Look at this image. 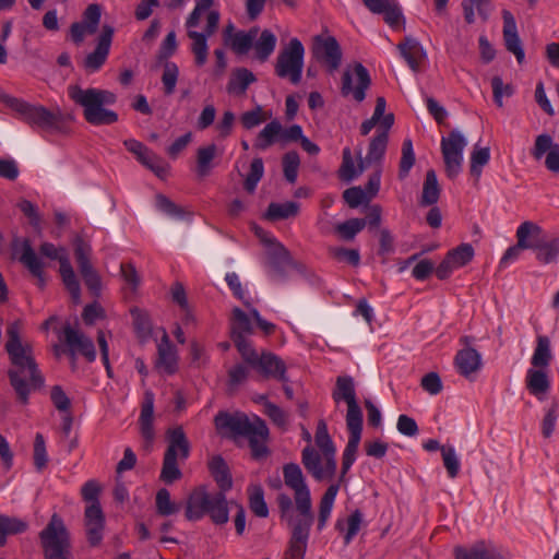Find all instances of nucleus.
Masks as SVG:
<instances>
[{
	"label": "nucleus",
	"mask_w": 559,
	"mask_h": 559,
	"mask_svg": "<svg viewBox=\"0 0 559 559\" xmlns=\"http://www.w3.org/2000/svg\"><path fill=\"white\" fill-rule=\"evenodd\" d=\"M285 486L292 496L281 492L276 498L280 518L289 528L284 559H305L310 531L314 522L311 491L306 477L296 463L283 466Z\"/></svg>",
	"instance_id": "nucleus-1"
},
{
	"label": "nucleus",
	"mask_w": 559,
	"mask_h": 559,
	"mask_svg": "<svg viewBox=\"0 0 559 559\" xmlns=\"http://www.w3.org/2000/svg\"><path fill=\"white\" fill-rule=\"evenodd\" d=\"M21 331L20 320L11 322L7 328L5 350L11 361L8 377L19 401L27 404L31 392L43 386L44 378L35 361L33 346L22 341Z\"/></svg>",
	"instance_id": "nucleus-2"
},
{
	"label": "nucleus",
	"mask_w": 559,
	"mask_h": 559,
	"mask_svg": "<svg viewBox=\"0 0 559 559\" xmlns=\"http://www.w3.org/2000/svg\"><path fill=\"white\" fill-rule=\"evenodd\" d=\"M214 0H197L195 7L186 20L188 37L192 40L191 51L194 55L197 66H204L207 60V38L218 28L221 14L217 10H211Z\"/></svg>",
	"instance_id": "nucleus-3"
},
{
	"label": "nucleus",
	"mask_w": 559,
	"mask_h": 559,
	"mask_svg": "<svg viewBox=\"0 0 559 559\" xmlns=\"http://www.w3.org/2000/svg\"><path fill=\"white\" fill-rule=\"evenodd\" d=\"M214 423L216 429L223 435L247 438L254 457H262L266 454L265 441L269 437V429L260 417L254 416L253 419H250L243 413L219 412L215 416Z\"/></svg>",
	"instance_id": "nucleus-4"
},
{
	"label": "nucleus",
	"mask_w": 559,
	"mask_h": 559,
	"mask_svg": "<svg viewBox=\"0 0 559 559\" xmlns=\"http://www.w3.org/2000/svg\"><path fill=\"white\" fill-rule=\"evenodd\" d=\"M314 442L322 452V455L308 445L301 452V462L316 480L332 479L336 473V449L329 435L328 425L323 419L318 421Z\"/></svg>",
	"instance_id": "nucleus-5"
},
{
	"label": "nucleus",
	"mask_w": 559,
	"mask_h": 559,
	"mask_svg": "<svg viewBox=\"0 0 559 559\" xmlns=\"http://www.w3.org/2000/svg\"><path fill=\"white\" fill-rule=\"evenodd\" d=\"M69 97L83 108L85 120L93 126L112 124L118 120V115L105 108V105H114L116 95L107 90L81 88L79 85L68 87Z\"/></svg>",
	"instance_id": "nucleus-6"
},
{
	"label": "nucleus",
	"mask_w": 559,
	"mask_h": 559,
	"mask_svg": "<svg viewBox=\"0 0 559 559\" xmlns=\"http://www.w3.org/2000/svg\"><path fill=\"white\" fill-rule=\"evenodd\" d=\"M69 97L83 108L85 120L93 126L112 124L118 120V115L105 108V105H114L116 95L107 90L81 88L79 85L68 87Z\"/></svg>",
	"instance_id": "nucleus-7"
},
{
	"label": "nucleus",
	"mask_w": 559,
	"mask_h": 559,
	"mask_svg": "<svg viewBox=\"0 0 559 559\" xmlns=\"http://www.w3.org/2000/svg\"><path fill=\"white\" fill-rule=\"evenodd\" d=\"M0 100L32 128L50 133L60 132L63 129L64 116L59 109L49 110L44 106L32 105L5 94L0 96Z\"/></svg>",
	"instance_id": "nucleus-8"
},
{
	"label": "nucleus",
	"mask_w": 559,
	"mask_h": 559,
	"mask_svg": "<svg viewBox=\"0 0 559 559\" xmlns=\"http://www.w3.org/2000/svg\"><path fill=\"white\" fill-rule=\"evenodd\" d=\"M167 442L159 477L165 484H173L182 476L178 460L185 461L189 457L190 443L180 426L168 429Z\"/></svg>",
	"instance_id": "nucleus-9"
},
{
	"label": "nucleus",
	"mask_w": 559,
	"mask_h": 559,
	"mask_svg": "<svg viewBox=\"0 0 559 559\" xmlns=\"http://www.w3.org/2000/svg\"><path fill=\"white\" fill-rule=\"evenodd\" d=\"M39 539L45 559H71L70 533L57 513L51 515L46 527L39 533Z\"/></svg>",
	"instance_id": "nucleus-10"
},
{
	"label": "nucleus",
	"mask_w": 559,
	"mask_h": 559,
	"mask_svg": "<svg viewBox=\"0 0 559 559\" xmlns=\"http://www.w3.org/2000/svg\"><path fill=\"white\" fill-rule=\"evenodd\" d=\"M305 59V47L298 38H292L278 52L274 64L275 74L297 85L301 81Z\"/></svg>",
	"instance_id": "nucleus-11"
},
{
	"label": "nucleus",
	"mask_w": 559,
	"mask_h": 559,
	"mask_svg": "<svg viewBox=\"0 0 559 559\" xmlns=\"http://www.w3.org/2000/svg\"><path fill=\"white\" fill-rule=\"evenodd\" d=\"M39 252L48 259L59 261L62 282L70 293L72 300L79 304L81 301V287L66 250L57 248L51 242H44L40 245Z\"/></svg>",
	"instance_id": "nucleus-12"
},
{
	"label": "nucleus",
	"mask_w": 559,
	"mask_h": 559,
	"mask_svg": "<svg viewBox=\"0 0 559 559\" xmlns=\"http://www.w3.org/2000/svg\"><path fill=\"white\" fill-rule=\"evenodd\" d=\"M466 145V139L457 130L451 131L448 136L441 139L445 174L450 179H454L462 170L463 151Z\"/></svg>",
	"instance_id": "nucleus-13"
},
{
	"label": "nucleus",
	"mask_w": 559,
	"mask_h": 559,
	"mask_svg": "<svg viewBox=\"0 0 559 559\" xmlns=\"http://www.w3.org/2000/svg\"><path fill=\"white\" fill-rule=\"evenodd\" d=\"M332 399L336 404L342 401L347 404L346 425L362 424V411L357 402L355 383L352 377L340 376L336 378Z\"/></svg>",
	"instance_id": "nucleus-14"
},
{
	"label": "nucleus",
	"mask_w": 559,
	"mask_h": 559,
	"mask_svg": "<svg viewBox=\"0 0 559 559\" xmlns=\"http://www.w3.org/2000/svg\"><path fill=\"white\" fill-rule=\"evenodd\" d=\"M312 56L330 73L340 68L343 59L342 48L336 38L323 35L313 38Z\"/></svg>",
	"instance_id": "nucleus-15"
},
{
	"label": "nucleus",
	"mask_w": 559,
	"mask_h": 559,
	"mask_svg": "<svg viewBox=\"0 0 559 559\" xmlns=\"http://www.w3.org/2000/svg\"><path fill=\"white\" fill-rule=\"evenodd\" d=\"M62 340L68 347V353L72 360L76 355H82L87 361L92 362L96 359V350L93 341L79 329L71 324L62 328Z\"/></svg>",
	"instance_id": "nucleus-16"
},
{
	"label": "nucleus",
	"mask_w": 559,
	"mask_h": 559,
	"mask_svg": "<svg viewBox=\"0 0 559 559\" xmlns=\"http://www.w3.org/2000/svg\"><path fill=\"white\" fill-rule=\"evenodd\" d=\"M540 234L542 228L537 224L530 221L522 223L516 229V243L507 249L500 259L499 266L506 267L510 263L516 261L523 250L534 247V243L530 238H536Z\"/></svg>",
	"instance_id": "nucleus-17"
},
{
	"label": "nucleus",
	"mask_w": 559,
	"mask_h": 559,
	"mask_svg": "<svg viewBox=\"0 0 559 559\" xmlns=\"http://www.w3.org/2000/svg\"><path fill=\"white\" fill-rule=\"evenodd\" d=\"M354 74L357 79L356 86L353 85L352 72L346 70L343 73L341 93L345 97L352 95L356 102L361 103L366 97V91L371 84V79L367 68L360 62L355 63Z\"/></svg>",
	"instance_id": "nucleus-18"
},
{
	"label": "nucleus",
	"mask_w": 559,
	"mask_h": 559,
	"mask_svg": "<svg viewBox=\"0 0 559 559\" xmlns=\"http://www.w3.org/2000/svg\"><path fill=\"white\" fill-rule=\"evenodd\" d=\"M84 528L90 546H99L105 531V515L100 506L88 504L85 508Z\"/></svg>",
	"instance_id": "nucleus-19"
},
{
	"label": "nucleus",
	"mask_w": 559,
	"mask_h": 559,
	"mask_svg": "<svg viewBox=\"0 0 559 559\" xmlns=\"http://www.w3.org/2000/svg\"><path fill=\"white\" fill-rule=\"evenodd\" d=\"M112 36L114 28L109 25H104L102 33L97 39L95 50L88 53L84 59V68L87 71L96 72L105 63L109 55Z\"/></svg>",
	"instance_id": "nucleus-20"
},
{
	"label": "nucleus",
	"mask_w": 559,
	"mask_h": 559,
	"mask_svg": "<svg viewBox=\"0 0 559 559\" xmlns=\"http://www.w3.org/2000/svg\"><path fill=\"white\" fill-rule=\"evenodd\" d=\"M126 148L134 154L138 160L145 167L151 169L158 177H164L167 174V167L163 160L150 151L143 143L134 139H129L123 142Z\"/></svg>",
	"instance_id": "nucleus-21"
},
{
	"label": "nucleus",
	"mask_w": 559,
	"mask_h": 559,
	"mask_svg": "<svg viewBox=\"0 0 559 559\" xmlns=\"http://www.w3.org/2000/svg\"><path fill=\"white\" fill-rule=\"evenodd\" d=\"M503 40L506 48L509 52H512L518 62L522 63L525 58L522 41L518 34L516 22L512 13L508 10H503Z\"/></svg>",
	"instance_id": "nucleus-22"
},
{
	"label": "nucleus",
	"mask_w": 559,
	"mask_h": 559,
	"mask_svg": "<svg viewBox=\"0 0 559 559\" xmlns=\"http://www.w3.org/2000/svg\"><path fill=\"white\" fill-rule=\"evenodd\" d=\"M366 8L376 14H383L384 21L391 27H397L404 22L403 13L396 0H362Z\"/></svg>",
	"instance_id": "nucleus-23"
},
{
	"label": "nucleus",
	"mask_w": 559,
	"mask_h": 559,
	"mask_svg": "<svg viewBox=\"0 0 559 559\" xmlns=\"http://www.w3.org/2000/svg\"><path fill=\"white\" fill-rule=\"evenodd\" d=\"M213 492L201 486L193 489L188 496L185 515L188 521H199L205 516V509Z\"/></svg>",
	"instance_id": "nucleus-24"
},
{
	"label": "nucleus",
	"mask_w": 559,
	"mask_h": 559,
	"mask_svg": "<svg viewBox=\"0 0 559 559\" xmlns=\"http://www.w3.org/2000/svg\"><path fill=\"white\" fill-rule=\"evenodd\" d=\"M459 373L467 379L481 369L483 361L480 354L473 347L459 350L454 358Z\"/></svg>",
	"instance_id": "nucleus-25"
},
{
	"label": "nucleus",
	"mask_w": 559,
	"mask_h": 559,
	"mask_svg": "<svg viewBox=\"0 0 559 559\" xmlns=\"http://www.w3.org/2000/svg\"><path fill=\"white\" fill-rule=\"evenodd\" d=\"M19 260L31 272V274L37 278L38 286L43 288L45 286L44 263L38 258L27 239H24L21 242V254Z\"/></svg>",
	"instance_id": "nucleus-26"
},
{
	"label": "nucleus",
	"mask_w": 559,
	"mask_h": 559,
	"mask_svg": "<svg viewBox=\"0 0 559 559\" xmlns=\"http://www.w3.org/2000/svg\"><path fill=\"white\" fill-rule=\"evenodd\" d=\"M254 368L265 377H272L282 382L288 381L284 361L272 353L261 354Z\"/></svg>",
	"instance_id": "nucleus-27"
},
{
	"label": "nucleus",
	"mask_w": 559,
	"mask_h": 559,
	"mask_svg": "<svg viewBox=\"0 0 559 559\" xmlns=\"http://www.w3.org/2000/svg\"><path fill=\"white\" fill-rule=\"evenodd\" d=\"M346 426L349 436L342 457V476L349 471L356 461V453L358 451L362 431V424H348Z\"/></svg>",
	"instance_id": "nucleus-28"
},
{
	"label": "nucleus",
	"mask_w": 559,
	"mask_h": 559,
	"mask_svg": "<svg viewBox=\"0 0 559 559\" xmlns=\"http://www.w3.org/2000/svg\"><path fill=\"white\" fill-rule=\"evenodd\" d=\"M397 49L408 67L414 72H417L421 61L426 57V52L419 41L411 36H406L404 40L397 45Z\"/></svg>",
	"instance_id": "nucleus-29"
},
{
	"label": "nucleus",
	"mask_w": 559,
	"mask_h": 559,
	"mask_svg": "<svg viewBox=\"0 0 559 559\" xmlns=\"http://www.w3.org/2000/svg\"><path fill=\"white\" fill-rule=\"evenodd\" d=\"M205 515L216 525L226 524L229 521L228 502L225 492L217 491L212 493Z\"/></svg>",
	"instance_id": "nucleus-30"
},
{
	"label": "nucleus",
	"mask_w": 559,
	"mask_h": 559,
	"mask_svg": "<svg viewBox=\"0 0 559 559\" xmlns=\"http://www.w3.org/2000/svg\"><path fill=\"white\" fill-rule=\"evenodd\" d=\"M267 259L274 278L283 277L286 267L293 264L292 257L283 245H275L273 250L267 251Z\"/></svg>",
	"instance_id": "nucleus-31"
},
{
	"label": "nucleus",
	"mask_w": 559,
	"mask_h": 559,
	"mask_svg": "<svg viewBox=\"0 0 559 559\" xmlns=\"http://www.w3.org/2000/svg\"><path fill=\"white\" fill-rule=\"evenodd\" d=\"M257 81L255 75L247 68L235 69L227 84V92L231 95L242 96L250 84Z\"/></svg>",
	"instance_id": "nucleus-32"
},
{
	"label": "nucleus",
	"mask_w": 559,
	"mask_h": 559,
	"mask_svg": "<svg viewBox=\"0 0 559 559\" xmlns=\"http://www.w3.org/2000/svg\"><path fill=\"white\" fill-rule=\"evenodd\" d=\"M209 469L216 481L219 491L226 492L233 487L229 468L221 455L213 456L209 462Z\"/></svg>",
	"instance_id": "nucleus-33"
},
{
	"label": "nucleus",
	"mask_w": 559,
	"mask_h": 559,
	"mask_svg": "<svg viewBox=\"0 0 559 559\" xmlns=\"http://www.w3.org/2000/svg\"><path fill=\"white\" fill-rule=\"evenodd\" d=\"M525 382L530 393L537 397L546 394L550 389V380L545 368H530Z\"/></svg>",
	"instance_id": "nucleus-34"
},
{
	"label": "nucleus",
	"mask_w": 559,
	"mask_h": 559,
	"mask_svg": "<svg viewBox=\"0 0 559 559\" xmlns=\"http://www.w3.org/2000/svg\"><path fill=\"white\" fill-rule=\"evenodd\" d=\"M259 34V27H251L249 31H238L225 46L229 47L236 55L243 56L252 48L253 41Z\"/></svg>",
	"instance_id": "nucleus-35"
},
{
	"label": "nucleus",
	"mask_w": 559,
	"mask_h": 559,
	"mask_svg": "<svg viewBox=\"0 0 559 559\" xmlns=\"http://www.w3.org/2000/svg\"><path fill=\"white\" fill-rule=\"evenodd\" d=\"M157 367L166 373H174L177 369V354L171 345L167 334H165L158 344Z\"/></svg>",
	"instance_id": "nucleus-36"
},
{
	"label": "nucleus",
	"mask_w": 559,
	"mask_h": 559,
	"mask_svg": "<svg viewBox=\"0 0 559 559\" xmlns=\"http://www.w3.org/2000/svg\"><path fill=\"white\" fill-rule=\"evenodd\" d=\"M154 415V394L151 391L145 392L144 401L140 414V426L142 436L151 441L154 438L153 429Z\"/></svg>",
	"instance_id": "nucleus-37"
},
{
	"label": "nucleus",
	"mask_w": 559,
	"mask_h": 559,
	"mask_svg": "<svg viewBox=\"0 0 559 559\" xmlns=\"http://www.w3.org/2000/svg\"><path fill=\"white\" fill-rule=\"evenodd\" d=\"M276 44V36L270 29H263L259 38L257 37L252 45L254 57L260 62H265L274 52Z\"/></svg>",
	"instance_id": "nucleus-38"
},
{
	"label": "nucleus",
	"mask_w": 559,
	"mask_h": 559,
	"mask_svg": "<svg viewBox=\"0 0 559 559\" xmlns=\"http://www.w3.org/2000/svg\"><path fill=\"white\" fill-rule=\"evenodd\" d=\"M252 333L253 325L250 318L240 308H234L230 318L231 340L245 338Z\"/></svg>",
	"instance_id": "nucleus-39"
},
{
	"label": "nucleus",
	"mask_w": 559,
	"mask_h": 559,
	"mask_svg": "<svg viewBox=\"0 0 559 559\" xmlns=\"http://www.w3.org/2000/svg\"><path fill=\"white\" fill-rule=\"evenodd\" d=\"M552 360L551 343L548 336L538 335L536 346L531 358V365L535 368L547 369Z\"/></svg>",
	"instance_id": "nucleus-40"
},
{
	"label": "nucleus",
	"mask_w": 559,
	"mask_h": 559,
	"mask_svg": "<svg viewBox=\"0 0 559 559\" xmlns=\"http://www.w3.org/2000/svg\"><path fill=\"white\" fill-rule=\"evenodd\" d=\"M338 489L340 486L334 484L329 486L325 492L323 493L319 503V514L317 523L318 531H322L325 527L326 522L331 515Z\"/></svg>",
	"instance_id": "nucleus-41"
},
{
	"label": "nucleus",
	"mask_w": 559,
	"mask_h": 559,
	"mask_svg": "<svg viewBox=\"0 0 559 559\" xmlns=\"http://www.w3.org/2000/svg\"><path fill=\"white\" fill-rule=\"evenodd\" d=\"M440 198V187L438 183L437 175L433 169L426 173V178L423 186V192L419 200L421 206H431L438 202Z\"/></svg>",
	"instance_id": "nucleus-42"
},
{
	"label": "nucleus",
	"mask_w": 559,
	"mask_h": 559,
	"mask_svg": "<svg viewBox=\"0 0 559 559\" xmlns=\"http://www.w3.org/2000/svg\"><path fill=\"white\" fill-rule=\"evenodd\" d=\"M533 241L534 247L532 249L537 251V260L548 264L552 263L559 257V239L555 238L548 242L539 241V236L536 238H530Z\"/></svg>",
	"instance_id": "nucleus-43"
},
{
	"label": "nucleus",
	"mask_w": 559,
	"mask_h": 559,
	"mask_svg": "<svg viewBox=\"0 0 559 559\" xmlns=\"http://www.w3.org/2000/svg\"><path fill=\"white\" fill-rule=\"evenodd\" d=\"M281 134L282 124L277 120H272L258 134L254 147L264 151L280 140Z\"/></svg>",
	"instance_id": "nucleus-44"
},
{
	"label": "nucleus",
	"mask_w": 559,
	"mask_h": 559,
	"mask_svg": "<svg viewBox=\"0 0 559 559\" xmlns=\"http://www.w3.org/2000/svg\"><path fill=\"white\" fill-rule=\"evenodd\" d=\"M389 136L385 131H378L371 139L365 164L380 163L385 154Z\"/></svg>",
	"instance_id": "nucleus-45"
},
{
	"label": "nucleus",
	"mask_w": 559,
	"mask_h": 559,
	"mask_svg": "<svg viewBox=\"0 0 559 559\" xmlns=\"http://www.w3.org/2000/svg\"><path fill=\"white\" fill-rule=\"evenodd\" d=\"M365 162L360 158L358 165H355L354 158L352 156V151L349 147H345L343 150V160L338 170L340 178L346 182L352 181L360 174H362L365 167Z\"/></svg>",
	"instance_id": "nucleus-46"
},
{
	"label": "nucleus",
	"mask_w": 559,
	"mask_h": 559,
	"mask_svg": "<svg viewBox=\"0 0 559 559\" xmlns=\"http://www.w3.org/2000/svg\"><path fill=\"white\" fill-rule=\"evenodd\" d=\"M217 155V146L209 144L201 146L197 151V174L200 177H206L212 169V162Z\"/></svg>",
	"instance_id": "nucleus-47"
},
{
	"label": "nucleus",
	"mask_w": 559,
	"mask_h": 559,
	"mask_svg": "<svg viewBox=\"0 0 559 559\" xmlns=\"http://www.w3.org/2000/svg\"><path fill=\"white\" fill-rule=\"evenodd\" d=\"M299 212V205L296 202L271 203L267 207L266 217L271 221L286 219L294 217Z\"/></svg>",
	"instance_id": "nucleus-48"
},
{
	"label": "nucleus",
	"mask_w": 559,
	"mask_h": 559,
	"mask_svg": "<svg viewBox=\"0 0 559 559\" xmlns=\"http://www.w3.org/2000/svg\"><path fill=\"white\" fill-rule=\"evenodd\" d=\"M249 506L251 511L259 518L269 515V508L264 500V491L261 486L254 485L249 488Z\"/></svg>",
	"instance_id": "nucleus-49"
},
{
	"label": "nucleus",
	"mask_w": 559,
	"mask_h": 559,
	"mask_svg": "<svg viewBox=\"0 0 559 559\" xmlns=\"http://www.w3.org/2000/svg\"><path fill=\"white\" fill-rule=\"evenodd\" d=\"M415 153L411 139H405L402 144V156L399 165V179L404 180L415 164Z\"/></svg>",
	"instance_id": "nucleus-50"
},
{
	"label": "nucleus",
	"mask_w": 559,
	"mask_h": 559,
	"mask_svg": "<svg viewBox=\"0 0 559 559\" xmlns=\"http://www.w3.org/2000/svg\"><path fill=\"white\" fill-rule=\"evenodd\" d=\"M156 207L160 212L176 219H183L187 215H191L188 211H186V209L177 205L164 194L156 195Z\"/></svg>",
	"instance_id": "nucleus-51"
},
{
	"label": "nucleus",
	"mask_w": 559,
	"mask_h": 559,
	"mask_svg": "<svg viewBox=\"0 0 559 559\" xmlns=\"http://www.w3.org/2000/svg\"><path fill=\"white\" fill-rule=\"evenodd\" d=\"M366 226L365 218H350L336 225L335 230L344 240H353Z\"/></svg>",
	"instance_id": "nucleus-52"
},
{
	"label": "nucleus",
	"mask_w": 559,
	"mask_h": 559,
	"mask_svg": "<svg viewBox=\"0 0 559 559\" xmlns=\"http://www.w3.org/2000/svg\"><path fill=\"white\" fill-rule=\"evenodd\" d=\"M474 248L469 243H462L459 247L450 250L447 257L451 260L456 269H460L472 261L474 258Z\"/></svg>",
	"instance_id": "nucleus-53"
},
{
	"label": "nucleus",
	"mask_w": 559,
	"mask_h": 559,
	"mask_svg": "<svg viewBox=\"0 0 559 559\" xmlns=\"http://www.w3.org/2000/svg\"><path fill=\"white\" fill-rule=\"evenodd\" d=\"M155 503H156L157 513L163 516H168V515L175 514L180 509L179 504H177L170 500V493L165 488H162L157 491L156 498H155Z\"/></svg>",
	"instance_id": "nucleus-54"
},
{
	"label": "nucleus",
	"mask_w": 559,
	"mask_h": 559,
	"mask_svg": "<svg viewBox=\"0 0 559 559\" xmlns=\"http://www.w3.org/2000/svg\"><path fill=\"white\" fill-rule=\"evenodd\" d=\"M133 325L136 331V333L141 337H145L151 334L152 332V322L150 319L148 313L145 310L139 309V308H132L130 310Z\"/></svg>",
	"instance_id": "nucleus-55"
},
{
	"label": "nucleus",
	"mask_w": 559,
	"mask_h": 559,
	"mask_svg": "<svg viewBox=\"0 0 559 559\" xmlns=\"http://www.w3.org/2000/svg\"><path fill=\"white\" fill-rule=\"evenodd\" d=\"M74 254L81 275L94 270L90 261L91 248L83 240L75 242Z\"/></svg>",
	"instance_id": "nucleus-56"
},
{
	"label": "nucleus",
	"mask_w": 559,
	"mask_h": 559,
	"mask_svg": "<svg viewBox=\"0 0 559 559\" xmlns=\"http://www.w3.org/2000/svg\"><path fill=\"white\" fill-rule=\"evenodd\" d=\"M27 528L28 524L26 521L0 513V531L9 535H16L24 533Z\"/></svg>",
	"instance_id": "nucleus-57"
},
{
	"label": "nucleus",
	"mask_w": 559,
	"mask_h": 559,
	"mask_svg": "<svg viewBox=\"0 0 559 559\" xmlns=\"http://www.w3.org/2000/svg\"><path fill=\"white\" fill-rule=\"evenodd\" d=\"M263 174H264L263 160H262V158L257 157L252 160V163L250 165V171L247 175L246 180H245V189L248 192L252 193L255 190L259 181L263 177Z\"/></svg>",
	"instance_id": "nucleus-58"
},
{
	"label": "nucleus",
	"mask_w": 559,
	"mask_h": 559,
	"mask_svg": "<svg viewBox=\"0 0 559 559\" xmlns=\"http://www.w3.org/2000/svg\"><path fill=\"white\" fill-rule=\"evenodd\" d=\"M489 158V147H475L471 154V174L478 178L481 174V168L488 164Z\"/></svg>",
	"instance_id": "nucleus-59"
},
{
	"label": "nucleus",
	"mask_w": 559,
	"mask_h": 559,
	"mask_svg": "<svg viewBox=\"0 0 559 559\" xmlns=\"http://www.w3.org/2000/svg\"><path fill=\"white\" fill-rule=\"evenodd\" d=\"M179 69L174 62H166L164 66V72L162 75V82L164 85V93L171 95L175 92L176 84L178 81Z\"/></svg>",
	"instance_id": "nucleus-60"
},
{
	"label": "nucleus",
	"mask_w": 559,
	"mask_h": 559,
	"mask_svg": "<svg viewBox=\"0 0 559 559\" xmlns=\"http://www.w3.org/2000/svg\"><path fill=\"white\" fill-rule=\"evenodd\" d=\"M235 343V346L237 347L239 354L241 355L242 359L251 367H255V364L261 355L257 353V350L252 347L250 341L245 338H236L233 340Z\"/></svg>",
	"instance_id": "nucleus-61"
},
{
	"label": "nucleus",
	"mask_w": 559,
	"mask_h": 559,
	"mask_svg": "<svg viewBox=\"0 0 559 559\" xmlns=\"http://www.w3.org/2000/svg\"><path fill=\"white\" fill-rule=\"evenodd\" d=\"M329 253L332 258L337 261H345L353 266H357L360 263V254L357 249H347L343 247H331Z\"/></svg>",
	"instance_id": "nucleus-62"
},
{
	"label": "nucleus",
	"mask_w": 559,
	"mask_h": 559,
	"mask_svg": "<svg viewBox=\"0 0 559 559\" xmlns=\"http://www.w3.org/2000/svg\"><path fill=\"white\" fill-rule=\"evenodd\" d=\"M443 465L450 478H455L460 472V461L453 447L441 448Z\"/></svg>",
	"instance_id": "nucleus-63"
},
{
	"label": "nucleus",
	"mask_w": 559,
	"mask_h": 559,
	"mask_svg": "<svg viewBox=\"0 0 559 559\" xmlns=\"http://www.w3.org/2000/svg\"><path fill=\"white\" fill-rule=\"evenodd\" d=\"M299 163V156L295 152L286 153L283 158L284 176L290 183L297 179Z\"/></svg>",
	"instance_id": "nucleus-64"
}]
</instances>
